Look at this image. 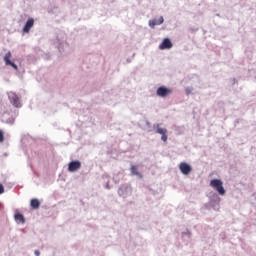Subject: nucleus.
Listing matches in <instances>:
<instances>
[{
	"label": "nucleus",
	"instance_id": "nucleus-1",
	"mask_svg": "<svg viewBox=\"0 0 256 256\" xmlns=\"http://www.w3.org/2000/svg\"><path fill=\"white\" fill-rule=\"evenodd\" d=\"M210 187L215 189L219 195H225V188L223 187V181L219 179H213L210 181Z\"/></svg>",
	"mask_w": 256,
	"mask_h": 256
},
{
	"label": "nucleus",
	"instance_id": "nucleus-2",
	"mask_svg": "<svg viewBox=\"0 0 256 256\" xmlns=\"http://www.w3.org/2000/svg\"><path fill=\"white\" fill-rule=\"evenodd\" d=\"M8 99H10V103H12L14 107H17L18 109L21 108V101L15 92H8Z\"/></svg>",
	"mask_w": 256,
	"mask_h": 256
},
{
	"label": "nucleus",
	"instance_id": "nucleus-3",
	"mask_svg": "<svg viewBox=\"0 0 256 256\" xmlns=\"http://www.w3.org/2000/svg\"><path fill=\"white\" fill-rule=\"evenodd\" d=\"M79 169H81V161L79 160L71 161L68 164V171L70 173H75V171H79Z\"/></svg>",
	"mask_w": 256,
	"mask_h": 256
},
{
	"label": "nucleus",
	"instance_id": "nucleus-4",
	"mask_svg": "<svg viewBox=\"0 0 256 256\" xmlns=\"http://www.w3.org/2000/svg\"><path fill=\"white\" fill-rule=\"evenodd\" d=\"M179 169L183 175H189V173L193 171V168H191V165H189L187 162L180 163Z\"/></svg>",
	"mask_w": 256,
	"mask_h": 256
},
{
	"label": "nucleus",
	"instance_id": "nucleus-5",
	"mask_svg": "<svg viewBox=\"0 0 256 256\" xmlns=\"http://www.w3.org/2000/svg\"><path fill=\"white\" fill-rule=\"evenodd\" d=\"M171 93H173L171 89L161 86L157 89L156 95H158V97H167V95H171Z\"/></svg>",
	"mask_w": 256,
	"mask_h": 256
},
{
	"label": "nucleus",
	"instance_id": "nucleus-6",
	"mask_svg": "<svg viewBox=\"0 0 256 256\" xmlns=\"http://www.w3.org/2000/svg\"><path fill=\"white\" fill-rule=\"evenodd\" d=\"M171 47H173V43L171 42V40L169 38H165L163 40V42L159 45V49L161 51H163L165 49H171Z\"/></svg>",
	"mask_w": 256,
	"mask_h": 256
},
{
	"label": "nucleus",
	"instance_id": "nucleus-7",
	"mask_svg": "<svg viewBox=\"0 0 256 256\" xmlns=\"http://www.w3.org/2000/svg\"><path fill=\"white\" fill-rule=\"evenodd\" d=\"M33 25H35V20L33 18H29L23 28V33H29Z\"/></svg>",
	"mask_w": 256,
	"mask_h": 256
},
{
	"label": "nucleus",
	"instance_id": "nucleus-8",
	"mask_svg": "<svg viewBox=\"0 0 256 256\" xmlns=\"http://www.w3.org/2000/svg\"><path fill=\"white\" fill-rule=\"evenodd\" d=\"M156 133H158L159 135H162L161 140L164 143H167V129L157 126Z\"/></svg>",
	"mask_w": 256,
	"mask_h": 256
},
{
	"label": "nucleus",
	"instance_id": "nucleus-9",
	"mask_svg": "<svg viewBox=\"0 0 256 256\" xmlns=\"http://www.w3.org/2000/svg\"><path fill=\"white\" fill-rule=\"evenodd\" d=\"M165 20L163 19V16H161L158 20L157 19H152L149 21V26L152 28V29H155L156 25H163V22Z\"/></svg>",
	"mask_w": 256,
	"mask_h": 256
},
{
	"label": "nucleus",
	"instance_id": "nucleus-10",
	"mask_svg": "<svg viewBox=\"0 0 256 256\" xmlns=\"http://www.w3.org/2000/svg\"><path fill=\"white\" fill-rule=\"evenodd\" d=\"M30 205L32 209H39V207H41V202L39 201V199L34 198L31 200Z\"/></svg>",
	"mask_w": 256,
	"mask_h": 256
},
{
	"label": "nucleus",
	"instance_id": "nucleus-11",
	"mask_svg": "<svg viewBox=\"0 0 256 256\" xmlns=\"http://www.w3.org/2000/svg\"><path fill=\"white\" fill-rule=\"evenodd\" d=\"M14 219L15 221H19V223H25V217L23 216V214L17 212L15 215H14Z\"/></svg>",
	"mask_w": 256,
	"mask_h": 256
},
{
	"label": "nucleus",
	"instance_id": "nucleus-12",
	"mask_svg": "<svg viewBox=\"0 0 256 256\" xmlns=\"http://www.w3.org/2000/svg\"><path fill=\"white\" fill-rule=\"evenodd\" d=\"M131 173H132V175H137V177H142L141 173H139L137 171V166H132L131 167Z\"/></svg>",
	"mask_w": 256,
	"mask_h": 256
},
{
	"label": "nucleus",
	"instance_id": "nucleus-13",
	"mask_svg": "<svg viewBox=\"0 0 256 256\" xmlns=\"http://www.w3.org/2000/svg\"><path fill=\"white\" fill-rule=\"evenodd\" d=\"M4 61H5L6 65L8 63H11V52L6 53V55L4 56Z\"/></svg>",
	"mask_w": 256,
	"mask_h": 256
},
{
	"label": "nucleus",
	"instance_id": "nucleus-14",
	"mask_svg": "<svg viewBox=\"0 0 256 256\" xmlns=\"http://www.w3.org/2000/svg\"><path fill=\"white\" fill-rule=\"evenodd\" d=\"M6 65H10V67H13V69H15V71H17L18 67L17 64L13 63L12 61L8 62V64Z\"/></svg>",
	"mask_w": 256,
	"mask_h": 256
},
{
	"label": "nucleus",
	"instance_id": "nucleus-15",
	"mask_svg": "<svg viewBox=\"0 0 256 256\" xmlns=\"http://www.w3.org/2000/svg\"><path fill=\"white\" fill-rule=\"evenodd\" d=\"M5 141V135L3 134V131L0 130V143H3Z\"/></svg>",
	"mask_w": 256,
	"mask_h": 256
},
{
	"label": "nucleus",
	"instance_id": "nucleus-16",
	"mask_svg": "<svg viewBox=\"0 0 256 256\" xmlns=\"http://www.w3.org/2000/svg\"><path fill=\"white\" fill-rule=\"evenodd\" d=\"M5 193V187H3V184H0V195H3Z\"/></svg>",
	"mask_w": 256,
	"mask_h": 256
},
{
	"label": "nucleus",
	"instance_id": "nucleus-17",
	"mask_svg": "<svg viewBox=\"0 0 256 256\" xmlns=\"http://www.w3.org/2000/svg\"><path fill=\"white\" fill-rule=\"evenodd\" d=\"M34 255L40 256V255H41V252H39V250H36V251H34Z\"/></svg>",
	"mask_w": 256,
	"mask_h": 256
}]
</instances>
